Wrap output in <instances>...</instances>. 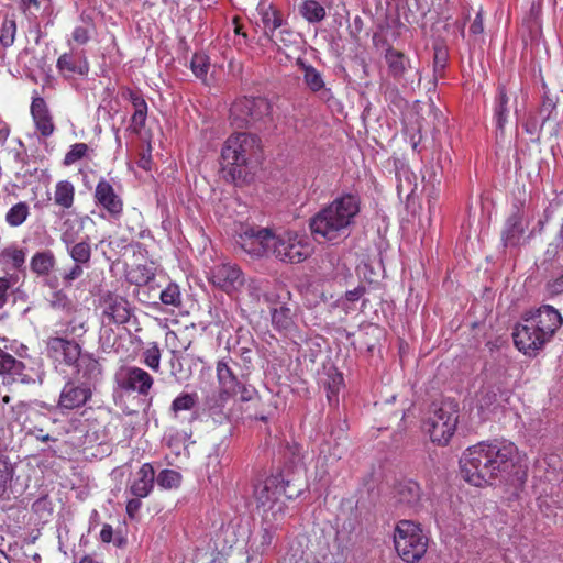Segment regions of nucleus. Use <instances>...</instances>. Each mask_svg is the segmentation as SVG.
Wrapping results in <instances>:
<instances>
[{"label":"nucleus","mask_w":563,"mask_h":563,"mask_svg":"<svg viewBox=\"0 0 563 563\" xmlns=\"http://www.w3.org/2000/svg\"><path fill=\"white\" fill-rule=\"evenodd\" d=\"M16 279L18 278L14 274L0 277V309L7 305L9 290L16 283Z\"/></svg>","instance_id":"obj_59"},{"label":"nucleus","mask_w":563,"mask_h":563,"mask_svg":"<svg viewBox=\"0 0 563 563\" xmlns=\"http://www.w3.org/2000/svg\"><path fill=\"white\" fill-rule=\"evenodd\" d=\"M540 334L532 324L522 318L514 330V343L523 354L534 356L548 342L544 338H540Z\"/></svg>","instance_id":"obj_16"},{"label":"nucleus","mask_w":563,"mask_h":563,"mask_svg":"<svg viewBox=\"0 0 563 563\" xmlns=\"http://www.w3.org/2000/svg\"><path fill=\"white\" fill-rule=\"evenodd\" d=\"M75 187L68 180H60L55 186L54 202L63 209H69L74 203Z\"/></svg>","instance_id":"obj_40"},{"label":"nucleus","mask_w":563,"mask_h":563,"mask_svg":"<svg viewBox=\"0 0 563 563\" xmlns=\"http://www.w3.org/2000/svg\"><path fill=\"white\" fill-rule=\"evenodd\" d=\"M93 197L96 203L107 211L109 219H120L123 212V201L108 180L101 178L98 181Z\"/></svg>","instance_id":"obj_19"},{"label":"nucleus","mask_w":563,"mask_h":563,"mask_svg":"<svg viewBox=\"0 0 563 563\" xmlns=\"http://www.w3.org/2000/svg\"><path fill=\"white\" fill-rule=\"evenodd\" d=\"M303 80L307 87L312 92L318 93L321 100L329 101L333 97L331 89L325 87L321 73L313 66L303 65Z\"/></svg>","instance_id":"obj_29"},{"label":"nucleus","mask_w":563,"mask_h":563,"mask_svg":"<svg viewBox=\"0 0 563 563\" xmlns=\"http://www.w3.org/2000/svg\"><path fill=\"white\" fill-rule=\"evenodd\" d=\"M457 404L454 400H444L434 409L424 422V430L432 442L446 444L454 434L457 424Z\"/></svg>","instance_id":"obj_6"},{"label":"nucleus","mask_w":563,"mask_h":563,"mask_svg":"<svg viewBox=\"0 0 563 563\" xmlns=\"http://www.w3.org/2000/svg\"><path fill=\"white\" fill-rule=\"evenodd\" d=\"M285 478L283 474L277 473L271 475L263 481L257 482L254 485L253 496L257 503V507L264 509V511H273L275 516L277 512H283L284 503L280 501V497L284 495L288 499L294 498L292 493H287L285 488Z\"/></svg>","instance_id":"obj_8"},{"label":"nucleus","mask_w":563,"mask_h":563,"mask_svg":"<svg viewBox=\"0 0 563 563\" xmlns=\"http://www.w3.org/2000/svg\"><path fill=\"white\" fill-rule=\"evenodd\" d=\"M30 216V207L25 201H20L15 205H13L5 214V221L7 223L12 227L16 228L22 225L27 217Z\"/></svg>","instance_id":"obj_44"},{"label":"nucleus","mask_w":563,"mask_h":563,"mask_svg":"<svg viewBox=\"0 0 563 563\" xmlns=\"http://www.w3.org/2000/svg\"><path fill=\"white\" fill-rule=\"evenodd\" d=\"M157 485L164 489L176 488L180 485L181 475L175 470H163L155 477Z\"/></svg>","instance_id":"obj_49"},{"label":"nucleus","mask_w":563,"mask_h":563,"mask_svg":"<svg viewBox=\"0 0 563 563\" xmlns=\"http://www.w3.org/2000/svg\"><path fill=\"white\" fill-rule=\"evenodd\" d=\"M272 104L262 97H243L230 109L231 123L236 128H261L271 121Z\"/></svg>","instance_id":"obj_5"},{"label":"nucleus","mask_w":563,"mask_h":563,"mask_svg":"<svg viewBox=\"0 0 563 563\" xmlns=\"http://www.w3.org/2000/svg\"><path fill=\"white\" fill-rule=\"evenodd\" d=\"M155 471L150 463H144L131 481L129 492L139 498H146L154 488Z\"/></svg>","instance_id":"obj_22"},{"label":"nucleus","mask_w":563,"mask_h":563,"mask_svg":"<svg viewBox=\"0 0 563 563\" xmlns=\"http://www.w3.org/2000/svg\"><path fill=\"white\" fill-rule=\"evenodd\" d=\"M394 543L401 560L415 563L427 552L428 538L413 521L400 520L395 528Z\"/></svg>","instance_id":"obj_4"},{"label":"nucleus","mask_w":563,"mask_h":563,"mask_svg":"<svg viewBox=\"0 0 563 563\" xmlns=\"http://www.w3.org/2000/svg\"><path fill=\"white\" fill-rule=\"evenodd\" d=\"M208 280L230 296L238 294L245 284L243 272L236 264L232 263L213 266L208 273Z\"/></svg>","instance_id":"obj_11"},{"label":"nucleus","mask_w":563,"mask_h":563,"mask_svg":"<svg viewBox=\"0 0 563 563\" xmlns=\"http://www.w3.org/2000/svg\"><path fill=\"white\" fill-rule=\"evenodd\" d=\"M384 58L388 67V74L395 80L402 79L411 68L410 59L402 52L395 49L390 45L386 48Z\"/></svg>","instance_id":"obj_25"},{"label":"nucleus","mask_w":563,"mask_h":563,"mask_svg":"<svg viewBox=\"0 0 563 563\" xmlns=\"http://www.w3.org/2000/svg\"><path fill=\"white\" fill-rule=\"evenodd\" d=\"M129 282L145 289L155 290V273L151 265H136L128 274Z\"/></svg>","instance_id":"obj_32"},{"label":"nucleus","mask_w":563,"mask_h":563,"mask_svg":"<svg viewBox=\"0 0 563 563\" xmlns=\"http://www.w3.org/2000/svg\"><path fill=\"white\" fill-rule=\"evenodd\" d=\"M548 466L545 470V479L548 482H563V470L560 466V460L556 455H549L543 460Z\"/></svg>","instance_id":"obj_51"},{"label":"nucleus","mask_w":563,"mask_h":563,"mask_svg":"<svg viewBox=\"0 0 563 563\" xmlns=\"http://www.w3.org/2000/svg\"><path fill=\"white\" fill-rule=\"evenodd\" d=\"M523 318L537 329V332L541 333L540 338H544L547 341L553 336L563 322L560 312L549 305L541 306Z\"/></svg>","instance_id":"obj_14"},{"label":"nucleus","mask_w":563,"mask_h":563,"mask_svg":"<svg viewBox=\"0 0 563 563\" xmlns=\"http://www.w3.org/2000/svg\"><path fill=\"white\" fill-rule=\"evenodd\" d=\"M272 324L275 330L289 333L295 328L291 309L286 306L271 309Z\"/></svg>","instance_id":"obj_36"},{"label":"nucleus","mask_w":563,"mask_h":563,"mask_svg":"<svg viewBox=\"0 0 563 563\" xmlns=\"http://www.w3.org/2000/svg\"><path fill=\"white\" fill-rule=\"evenodd\" d=\"M509 97L507 95L506 87L499 85L497 88V96L495 99L494 118L496 121V128L503 132L509 117Z\"/></svg>","instance_id":"obj_33"},{"label":"nucleus","mask_w":563,"mask_h":563,"mask_svg":"<svg viewBox=\"0 0 563 563\" xmlns=\"http://www.w3.org/2000/svg\"><path fill=\"white\" fill-rule=\"evenodd\" d=\"M311 253L312 245L306 235L290 231L274 235L271 254L283 262L300 263L307 260Z\"/></svg>","instance_id":"obj_10"},{"label":"nucleus","mask_w":563,"mask_h":563,"mask_svg":"<svg viewBox=\"0 0 563 563\" xmlns=\"http://www.w3.org/2000/svg\"><path fill=\"white\" fill-rule=\"evenodd\" d=\"M170 366V375L175 377L176 380L180 382L186 379L187 375L184 372L180 356L176 352H172V357L169 360Z\"/></svg>","instance_id":"obj_60"},{"label":"nucleus","mask_w":563,"mask_h":563,"mask_svg":"<svg viewBox=\"0 0 563 563\" xmlns=\"http://www.w3.org/2000/svg\"><path fill=\"white\" fill-rule=\"evenodd\" d=\"M56 265V257L51 250L36 252L30 261V267L38 276L48 275Z\"/></svg>","instance_id":"obj_34"},{"label":"nucleus","mask_w":563,"mask_h":563,"mask_svg":"<svg viewBox=\"0 0 563 563\" xmlns=\"http://www.w3.org/2000/svg\"><path fill=\"white\" fill-rule=\"evenodd\" d=\"M65 247L74 263H80L84 265L89 264L92 253L89 236L65 245Z\"/></svg>","instance_id":"obj_37"},{"label":"nucleus","mask_w":563,"mask_h":563,"mask_svg":"<svg viewBox=\"0 0 563 563\" xmlns=\"http://www.w3.org/2000/svg\"><path fill=\"white\" fill-rule=\"evenodd\" d=\"M236 339L234 341L228 340V349L231 353L241 360V363L232 361L229 358L228 361L232 362L235 367L239 369H243L244 372L250 374L252 362L254 358V345L255 342L251 335V332L243 327H239L235 331Z\"/></svg>","instance_id":"obj_15"},{"label":"nucleus","mask_w":563,"mask_h":563,"mask_svg":"<svg viewBox=\"0 0 563 563\" xmlns=\"http://www.w3.org/2000/svg\"><path fill=\"white\" fill-rule=\"evenodd\" d=\"M196 404L197 394L181 393L173 400L169 410L177 418L180 411H189Z\"/></svg>","instance_id":"obj_45"},{"label":"nucleus","mask_w":563,"mask_h":563,"mask_svg":"<svg viewBox=\"0 0 563 563\" xmlns=\"http://www.w3.org/2000/svg\"><path fill=\"white\" fill-rule=\"evenodd\" d=\"M268 282L264 279H255L251 278L247 282L245 280V291L250 298L252 303H258L261 297L264 294V290L267 286Z\"/></svg>","instance_id":"obj_52"},{"label":"nucleus","mask_w":563,"mask_h":563,"mask_svg":"<svg viewBox=\"0 0 563 563\" xmlns=\"http://www.w3.org/2000/svg\"><path fill=\"white\" fill-rule=\"evenodd\" d=\"M225 449L222 448V443L213 446L212 451L208 454L207 466L212 467L213 473H217L221 465V457Z\"/></svg>","instance_id":"obj_61"},{"label":"nucleus","mask_w":563,"mask_h":563,"mask_svg":"<svg viewBox=\"0 0 563 563\" xmlns=\"http://www.w3.org/2000/svg\"><path fill=\"white\" fill-rule=\"evenodd\" d=\"M292 32L284 25L277 31V35L271 36L269 40L276 45L283 44L288 46L290 43H292Z\"/></svg>","instance_id":"obj_62"},{"label":"nucleus","mask_w":563,"mask_h":563,"mask_svg":"<svg viewBox=\"0 0 563 563\" xmlns=\"http://www.w3.org/2000/svg\"><path fill=\"white\" fill-rule=\"evenodd\" d=\"M93 390L81 382L70 379L60 391L58 407L62 410L78 409L91 399Z\"/></svg>","instance_id":"obj_17"},{"label":"nucleus","mask_w":563,"mask_h":563,"mask_svg":"<svg viewBox=\"0 0 563 563\" xmlns=\"http://www.w3.org/2000/svg\"><path fill=\"white\" fill-rule=\"evenodd\" d=\"M509 397V390L500 387H485L478 395V409L482 413L494 411L501 405V401L508 402Z\"/></svg>","instance_id":"obj_26"},{"label":"nucleus","mask_w":563,"mask_h":563,"mask_svg":"<svg viewBox=\"0 0 563 563\" xmlns=\"http://www.w3.org/2000/svg\"><path fill=\"white\" fill-rule=\"evenodd\" d=\"M114 382L118 388L126 394L136 393L144 398L146 408L152 405L151 390L154 378L145 369L137 366H122L114 374Z\"/></svg>","instance_id":"obj_9"},{"label":"nucleus","mask_w":563,"mask_h":563,"mask_svg":"<svg viewBox=\"0 0 563 563\" xmlns=\"http://www.w3.org/2000/svg\"><path fill=\"white\" fill-rule=\"evenodd\" d=\"M158 298L164 305L178 307L181 303L179 287L174 283H169L161 290Z\"/></svg>","instance_id":"obj_53"},{"label":"nucleus","mask_w":563,"mask_h":563,"mask_svg":"<svg viewBox=\"0 0 563 563\" xmlns=\"http://www.w3.org/2000/svg\"><path fill=\"white\" fill-rule=\"evenodd\" d=\"M76 376L74 379L95 389L102 379V366L91 353H81L75 363Z\"/></svg>","instance_id":"obj_21"},{"label":"nucleus","mask_w":563,"mask_h":563,"mask_svg":"<svg viewBox=\"0 0 563 563\" xmlns=\"http://www.w3.org/2000/svg\"><path fill=\"white\" fill-rule=\"evenodd\" d=\"M217 324L222 328V330L228 331L230 328H234L232 323V318L229 316L225 310H217Z\"/></svg>","instance_id":"obj_64"},{"label":"nucleus","mask_w":563,"mask_h":563,"mask_svg":"<svg viewBox=\"0 0 563 563\" xmlns=\"http://www.w3.org/2000/svg\"><path fill=\"white\" fill-rule=\"evenodd\" d=\"M257 11L261 16V23L265 36L268 38L271 36H276L277 31L285 24L283 13L272 4H261L258 5Z\"/></svg>","instance_id":"obj_27"},{"label":"nucleus","mask_w":563,"mask_h":563,"mask_svg":"<svg viewBox=\"0 0 563 563\" xmlns=\"http://www.w3.org/2000/svg\"><path fill=\"white\" fill-rule=\"evenodd\" d=\"M544 290L551 298L563 295V269L547 279Z\"/></svg>","instance_id":"obj_55"},{"label":"nucleus","mask_w":563,"mask_h":563,"mask_svg":"<svg viewBox=\"0 0 563 563\" xmlns=\"http://www.w3.org/2000/svg\"><path fill=\"white\" fill-rule=\"evenodd\" d=\"M88 152V145L86 143H75L70 146L69 151L64 157V164L69 166L84 158Z\"/></svg>","instance_id":"obj_57"},{"label":"nucleus","mask_w":563,"mask_h":563,"mask_svg":"<svg viewBox=\"0 0 563 563\" xmlns=\"http://www.w3.org/2000/svg\"><path fill=\"white\" fill-rule=\"evenodd\" d=\"M274 235L275 234L266 228H247L239 235L236 242L247 254L261 257L271 254Z\"/></svg>","instance_id":"obj_13"},{"label":"nucleus","mask_w":563,"mask_h":563,"mask_svg":"<svg viewBox=\"0 0 563 563\" xmlns=\"http://www.w3.org/2000/svg\"><path fill=\"white\" fill-rule=\"evenodd\" d=\"M82 266L84 264L74 263L71 268L63 275V282L66 286H70L74 280L78 279L82 275Z\"/></svg>","instance_id":"obj_63"},{"label":"nucleus","mask_w":563,"mask_h":563,"mask_svg":"<svg viewBox=\"0 0 563 563\" xmlns=\"http://www.w3.org/2000/svg\"><path fill=\"white\" fill-rule=\"evenodd\" d=\"M230 361L221 360L217 364V377L221 390L227 396H239L241 401H250L256 395V389L247 383L249 373L243 369L236 371Z\"/></svg>","instance_id":"obj_7"},{"label":"nucleus","mask_w":563,"mask_h":563,"mask_svg":"<svg viewBox=\"0 0 563 563\" xmlns=\"http://www.w3.org/2000/svg\"><path fill=\"white\" fill-rule=\"evenodd\" d=\"M46 349L51 357L68 366L75 365L81 355V346L75 340H69L68 336L48 338Z\"/></svg>","instance_id":"obj_18"},{"label":"nucleus","mask_w":563,"mask_h":563,"mask_svg":"<svg viewBox=\"0 0 563 563\" xmlns=\"http://www.w3.org/2000/svg\"><path fill=\"white\" fill-rule=\"evenodd\" d=\"M399 503L415 506L420 500L421 488L415 481L401 482L397 487Z\"/></svg>","instance_id":"obj_38"},{"label":"nucleus","mask_w":563,"mask_h":563,"mask_svg":"<svg viewBox=\"0 0 563 563\" xmlns=\"http://www.w3.org/2000/svg\"><path fill=\"white\" fill-rule=\"evenodd\" d=\"M48 302L53 309L67 314L71 313L76 309L73 300L63 290L54 291Z\"/></svg>","instance_id":"obj_47"},{"label":"nucleus","mask_w":563,"mask_h":563,"mask_svg":"<svg viewBox=\"0 0 563 563\" xmlns=\"http://www.w3.org/2000/svg\"><path fill=\"white\" fill-rule=\"evenodd\" d=\"M360 211V197L354 194H343L310 219V230L314 236L336 243L351 234Z\"/></svg>","instance_id":"obj_2"},{"label":"nucleus","mask_w":563,"mask_h":563,"mask_svg":"<svg viewBox=\"0 0 563 563\" xmlns=\"http://www.w3.org/2000/svg\"><path fill=\"white\" fill-rule=\"evenodd\" d=\"M210 62L209 57L202 53H195L190 60V69L194 75L201 80H206Z\"/></svg>","instance_id":"obj_50"},{"label":"nucleus","mask_w":563,"mask_h":563,"mask_svg":"<svg viewBox=\"0 0 563 563\" xmlns=\"http://www.w3.org/2000/svg\"><path fill=\"white\" fill-rule=\"evenodd\" d=\"M56 67L65 77L73 75L86 76L89 73V63L86 58L76 59L67 53L59 56Z\"/></svg>","instance_id":"obj_30"},{"label":"nucleus","mask_w":563,"mask_h":563,"mask_svg":"<svg viewBox=\"0 0 563 563\" xmlns=\"http://www.w3.org/2000/svg\"><path fill=\"white\" fill-rule=\"evenodd\" d=\"M25 365L0 347V376L21 375Z\"/></svg>","instance_id":"obj_42"},{"label":"nucleus","mask_w":563,"mask_h":563,"mask_svg":"<svg viewBox=\"0 0 563 563\" xmlns=\"http://www.w3.org/2000/svg\"><path fill=\"white\" fill-rule=\"evenodd\" d=\"M84 229V221L78 219H67L62 227L60 240L64 245L71 244L79 240V235Z\"/></svg>","instance_id":"obj_43"},{"label":"nucleus","mask_w":563,"mask_h":563,"mask_svg":"<svg viewBox=\"0 0 563 563\" xmlns=\"http://www.w3.org/2000/svg\"><path fill=\"white\" fill-rule=\"evenodd\" d=\"M31 114L35 126L42 136L48 137L54 133L55 125L48 107L42 97H34L31 103Z\"/></svg>","instance_id":"obj_24"},{"label":"nucleus","mask_w":563,"mask_h":563,"mask_svg":"<svg viewBox=\"0 0 563 563\" xmlns=\"http://www.w3.org/2000/svg\"><path fill=\"white\" fill-rule=\"evenodd\" d=\"M16 24L14 20H5L0 32V44L7 48L14 43Z\"/></svg>","instance_id":"obj_56"},{"label":"nucleus","mask_w":563,"mask_h":563,"mask_svg":"<svg viewBox=\"0 0 563 563\" xmlns=\"http://www.w3.org/2000/svg\"><path fill=\"white\" fill-rule=\"evenodd\" d=\"M229 396L220 390L218 394L213 393L208 396L205 400V409L208 411V415L213 419L214 422L222 423L228 419V416L224 411V401Z\"/></svg>","instance_id":"obj_35"},{"label":"nucleus","mask_w":563,"mask_h":563,"mask_svg":"<svg viewBox=\"0 0 563 563\" xmlns=\"http://www.w3.org/2000/svg\"><path fill=\"white\" fill-rule=\"evenodd\" d=\"M518 449L512 442H481L470 446L460 460L462 477L476 487L490 485L515 465Z\"/></svg>","instance_id":"obj_1"},{"label":"nucleus","mask_w":563,"mask_h":563,"mask_svg":"<svg viewBox=\"0 0 563 563\" xmlns=\"http://www.w3.org/2000/svg\"><path fill=\"white\" fill-rule=\"evenodd\" d=\"M300 14L309 23H319L325 18V9L316 0H303L299 5Z\"/></svg>","instance_id":"obj_41"},{"label":"nucleus","mask_w":563,"mask_h":563,"mask_svg":"<svg viewBox=\"0 0 563 563\" xmlns=\"http://www.w3.org/2000/svg\"><path fill=\"white\" fill-rule=\"evenodd\" d=\"M134 109L131 121L135 129L140 130L145 125L147 118V103L139 91L126 89L123 93Z\"/></svg>","instance_id":"obj_31"},{"label":"nucleus","mask_w":563,"mask_h":563,"mask_svg":"<svg viewBox=\"0 0 563 563\" xmlns=\"http://www.w3.org/2000/svg\"><path fill=\"white\" fill-rule=\"evenodd\" d=\"M3 415L9 426L16 423L21 427L26 419L27 405L23 401H19L11 406L7 412L3 411Z\"/></svg>","instance_id":"obj_48"},{"label":"nucleus","mask_w":563,"mask_h":563,"mask_svg":"<svg viewBox=\"0 0 563 563\" xmlns=\"http://www.w3.org/2000/svg\"><path fill=\"white\" fill-rule=\"evenodd\" d=\"M528 223L525 222V209L521 200L512 203L511 213L507 217L500 232L501 244L505 249L518 247L521 244Z\"/></svg>","instance_id":"obj_12"},{"label":"nucleus","mask_w":563,"mask_h":563,"mask_svg":"<svg viewBox=\"0 0 563 563\" xmlns=\"http://www.w3.org/2000/svg\"><path fill=\"white\" fill-rule=\"evenodd\" d=\"M276 531L277 526L269 522L266 515L261 529L251 540L247 563H262L261 558L268 552Z\"/></svg>","instance_id":"obj_20"},{"label":"nucleus","mask_w":563,"mask_h":563,"mask_svg":"<svg viewBox=\"0 0 563 563\" xmlns=\"http://www.w3.org/2000/svg\"><path fill=\"white\" fill-rule=\"evenodd\" d=\"M142 363L151 371L158 373L161 369V350L157 343H151L141 355Z\"/></svg>","instance_id":"obj_46"},{"label":"nucleus","mask_w":563,"mask_h":563,"mask_svg":"<svg viewBox=\"0 0 563 563\" xmlns=\"http://www.w3.org/2000/svg\"><path fill=\"white\" fill-rule=\"evenodd\" d=\"M13 475V465L7 459L0 457V498L7 493Z\"/></svg>","instance_id":"obj_54"},{"label":"nucleus","mask_w":563,"mask_h":563,"mask_svg":"<svg viewBox=\"0 0 563 563\" xmlns=\"http://www.w3.org/2000/svg\"><path fill=\"white\" fill-rule=\"evenodd\" d=\"M74 312L75 314L67 321L63 333L65 336H71L73 340L82 338L87 332V312L84 310L77 311L76 309Z\"/></svg>","instance_id":"obj_39"},{"label":"nucleus","mask_w":563,"mask_h":563,"mask_svg":"<svg viewBox=\"0 0 563 563\" xmlns=\"http://www.w3.org/2000/svg\"><path fill=\"white\" fill-rule=\"evenodd\" d=\"M103 314L110 322L117 324L126 323L131 317L128 300L118 295H108L103 299Z\"/></svg>","instance_id":"obj_23"},{"label":"nucleus","mask_w":563,"mask_h":563,"mask_svg":"<svg viewBox=\"0 0 563 563\" xmlns=\"http://www.w3.org/2000/svg\"><path fill=\"white\" fill-rule=\"evenodd\" d=\"M81 19L87 25L76 26L73 31V40L79 45H85L90 40L92 24L90 19L86 20L84 16H81Z\"/></svg>","instance_id":"obj_58"},{"label":"nucleus","mask_w":563,"mask_h":563,"mask_svg":"<svg viewBox=\"0 0 563 563\" xmlns=\"http://www.w3.org/2000/svg\"><path fill=\"white\" fill-rule=\"evenodd\" d=\"M261 140L255 134L239 132L230 135L221 150L223 177L234 184L244 183L252 159H258Z\"/></svg>","instance_id":"obj_3"},{"label":"nucleus","mask_w":563,"mask_h":563,"mask_svg":"<svg viewBox=\"0 0 563 563\" xmlns=\"http://www.w3.org/2000/svg\"><path fill=\"white\" fill-rule=\"evenodd\" d=\"M27 250L18 244H10L0 252V265L18 272L25 271Z\"/></svg>","instance_id":"obj_28"}]
</instances>
